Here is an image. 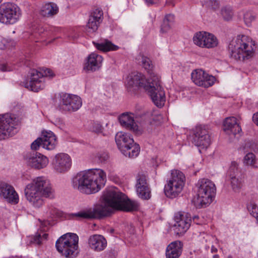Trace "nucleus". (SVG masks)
I'll list each match as a JSON object with an SVG mask.
<instances>
[{
  "mask_svg": "<svg viewBox=\"0 0 258 258\" xmlns=\"http://www.w3.org/2000/svg\"><path fill=\"white\" fill-rule=\"evenodd\" d=\"M6 40L4 39L0 42V49H4L7 47L5 44Z\"/></svg>",
  "mask_w": 258,
  "mask_h": 258,
  "instance_id": "obj_57",
  "label": "nucleus"
},
{
  "mask_svg": "<svg viewBox=\"0 0 258 258\" xmlns=\"http://www.w3.org/2000/svg\"><path fill=\"white\" fill-rule=\"evenodd\" d=\"M136 188L139 197L143 200H149L151 198V191L146 178H138Z\"/></svg>",
  "mask_w": 258,
  "mask_h": 258,
  "instance_id": "obj_26",
  "label": "nucleus"
},
{
  "mask_svg": "<svg viewBox=\"0 0 258 258\" xmlns=\"http://www.w3.org/2000/svg\"><path fill=\"white\" fill-rule=\"evenodd\" d=\"M102 61V56L96 53H92L87 57V62L84 69L92 72L96 71L101 67Z\"/></svg>",
  "mask_w": 258,
  "mask_h": 258,
  "instance_id": "obj_27",
  "label": "nucleus"
},
{
  "mask_svg": "<svg viewBox=\"0 0 258 258\" xmlns=\"http://www.w3.org/2000/svg\"><path fill=\"white\" fill-rule=\"evenodd\" d=\"M212 249L213 250H215V249H213V247L212 248Z\"/></svg>",
  "mask_w": 258,
  "mask_h": 258,
  "instance_id": "obj_60",
  "label": "nucleus"
},
{
  "mask_svg": "<svg viewBox=\"0 0 258 258\" xmlns=\"http://www.w3.org/2000/svg\"><path fill=\"white\" fill-rule=\"evenodd\" d=\"M174 21V16L172 14H168L165 17L163 22L172 25Z\"/></svg>",
  "mask_w": 258,
  "mask_h": 258,
  "instance_id": "obj_50",
  "label": "nucleus"
},
{
  "mask_svg": "<svg viewBox=\"0 0 258 258\" xmlns=\"http://www.w3.org/2000/svg\"><path fill=\"white\" fill-rule=\"evenodd\" d=\"M223 130L228 135L235 136L241 132L238 119L233 116L228 117L223 122Z\"/></svg>",
  "mask_w": 258,
  "mask_h": 258,
  "instance_id": "obj_22",
  "label": "nucleus"
},
{
  "mask_svg": "<svg viewBox=\"0 0 258 258\" xmlns=\"http://www.w3.org/2000/svg\"><path fill=\"white\" fill-rule=\"evenodd\" d=\"M82 100L77 95L64 94L60 96L58 108L65 112L76 111L82 106Z\"/></svg>",
  "mask_w": 258,
  "mask_h": 258,
  "instance_id": "obj_11",
  "label": "nucleus"
},
{
  "mask_svg": "<svg viewBox=\"0 0 258 258\" xmlns=\"http://www.w3.org/2000/svg\"><path fill=\"white\" fill-rule=\"evenodd\" d=\"M42 143L41 137L37 138L31 144V149L33 150H37L40 146L42 147Z\"/></svg>",
  "mask_w": 258,
  "mask_h": 258,
  "instance_id": "obj_46",
  "label": "nucleus"
},
{
  "mask_svg": "<svg viewBox=\"0 0 258 258\" xmlns=\"http://www.w3.org/2000/svg\"><path fill=\"white\" fill-rule=\"evenodd\" d=\"M96 48L101 51L107 52L109 51H115L119 49V47L111 41L105 40L101 43H93Z\"/></svg>",
  "mask_w": 258,
  "mask_h": 258,
  "instance_id": "obj_34",
  "label": "nucleus"
},
{
  "mask_svg": "<svg viewBox=\"0 0 258 258\" xmlns=\"http://www.w3.org/2000/svg\"><path fill=\"white\" fill-rule=\"evenodd\" d=\"M53 76V73L49 69H43L42 72L32 70L30 72V81L26 83L25 87L31 91L38 92L45 87L44 77L52 78Z\"/></svg>",
  "mask_w": 258,
  "mask_h": 258,
  "instance_id": "obj_8",
  "label": "nucleus"
},
{
  "mask_svg": "<svg viewBox=\"0 0 258 258\" xmlns=\"http://www.w3.org/2000/svg\"><path fill=\"white\" fill-rule=\"evenodd\" d=\"M148 89L146 91L147 92L149 95L151 97L152 101L158 107H162L164 105L165 102V92L162 87L160 77L155 73L151 74V80Z\"/></svg>",
  "mask_w": 258,
  "mask_h": 258,
  "instance_id": "obj_6",
  "label": "nucleus"
},
{
  "mask_svg": "<svg viewBox=\"0 0 258 258\" xmlns=\"http://www.w3.org/2000/svg\"><path fill=\"white\" fill-rule=\"evenodd\" d=\"M141 64L148 72L150 73V75L153 73L152 69L153 68V65L150 59L145 56H142ZM153 73H155L153 72Z\"/></svg>",
  "mask_w": 258,
  "mask_h": 258,
  "instance_id": "obj_41",
  "label": "nucleus"
},
{
  "mask_svg": "<svg viewBox=\"0 0 258 258\" xmlns=\"http://www.w3.org/2000/svg\"><path fill=\"white\" fill-rule=\"evenodd\" d=\"M88 244L92 249L96 251H101L106 247L107 241L102 235L94 234L89 237Z\"/></svg>",
  "mask_w": 258,
  "mask_h": 258,
  "instance_id": "obj_24",
  "label": "nucleus"
},
{
  "mask_svg": "<svg viewBox=\"0 0 258 258\" xmlns=\"http://www.w3.org/2000/svg\"><path fill=\"white\" fill-rule=\"evenodd\" d=\"M182 251V244L180 241H175L170 243L166 247V258H178Z\"/></svg>",
  "mask_w": 258,
  "mask_h": 258,
  "instance_id": "obj_28",
  "label": "nucleus"
},
{
  "mask_svg": "<svg viewBox=\"0 0 258 258\" xmlns=\"http://www.w3.org/2000/svg\"><path fill=\"white\" fill-rule=\"evenodd\" d=\"M247 209L250 215L255 218L258 222V206L255 203H250L248 205Z\"/></svg>",
  "mask_w": 258,
  "mask_h": 258,
  "instance_id": "obj_42",
  "label": "nucleus"
},
{
  "mask_svg": "<svg viewBox=\"0 0 258 258\" xmlns=\"http://www.w3.org/2000/svg\"><path fill=\"white\" fill-rule=\"evenodd\" d=\"M171 175L172 177H184L185 176L183 172L178 169L171 170Z\"/></svg>",
  "mask_w": 258,
  "mask_h": 258,
  "instance_id": "obj_48",
  "label": "nucleus"
},
{
  "mask_svg": "<svg viewBox=\"0 0 258 258\" xmlns=\"http://www.w3.org/2000/svg\"><path fill=\"white\" fill-rule=\"evenodd\" d=\"M46 213L48 216L52 217L53 216L57 215V210L53 206H49L47 208Z\"/></svg>",
  "mask_w": 258,
  "mask_h": 258,
  "instance_id": "obj_47",
  "label": "nucleus"
},
{
  "mask_svg": "<svg viewBox=\"0 0 258 258\" xmlns=\"http://www.w3.org/2000/svg\"><path fill=\"white\" fill-rule=\"evenodd\" d=\"M100 162H102L107 160L108 156L106 153H102L98 156Z\"/></svg>",
  "mask_w": 258,
  "mask_h": 258,
  "instance_id": "obj_53",
  "label": "nucleus"
},
{
  "mask_svg": "<svg viewBox=\"0 0 258 258\" xmlns=\"http://www.w3.org/2000/svg\"><path fill=\"white\" fill-rule=\"evenodd\" d=\"M228 49L231 57L244 61L253 57L255 53L254 42L246 35H239L230 42Z\"/></svg>",
  "mask_w": 258,
  "mask_h": 258,
  "instance_id": "obj_2",
  "label": "nucleus"
},
{
  "mask_svg": "<svg viewBox=\"0 0 258 258\" xmlns=\"http://www.w3.org/2000/svg\"><path fill=\"white\" fill-rule=\"evenodd\" d=\"M227 174L230 177H240L243 176L241 170L239 168L237 162L232 161L227 171Z\"/></svg>",
  "mask_w": 258,
  "mask_h": 258,
  "instance_id": "obj_35",
  "label": "nucleus"
},
{
  "mask_svg": "<svg viewBox=\"0 0 258 258\" xmlns=\"http://www.w3.org/2000/svg\"><path fill=\"white\" fill-rule=\"evenodd\" d=\"M123 199L124 200H122L120 206H119L117 210L125 212H132L137 211L139 209V204L137 201L128 199L125 195Z\"/></svg>",
  "mask_w": 258,
  "mask_h": 258,
  "instance_id": "obj_30",
  "label": "nucleus"
},
{
  "mask_svg": "<svg viewBox=\"0 0 258 258\" xmlns=\"http://www.w3.org/2000/svg\"><path fill=\"white\" fill-rule=\"evenodd\" d=\"M194 142L201 149H207L211 144L209 132L205 125H200L195 129Z\"/></svg>",
  "mask_w": 258,
  "mask_h": 258,
  "instance_id": "obj_15",
  "label": "nucleus"
},
{
  "mask_svg": "<svg viewBox=\"0 0 258 258\" xmlns=\"http://www.w3.org/2000/svg\"><path fill=\"white\" fill-rule=\"evenodd\" d=\"M42 147L48 150H53L56 145V137L51 131H43L41 137Z\"/></svg>",
  "mask_w": 258,
  "mask_h": 258,
  "instance_id": "obj_25",
  "label": "nucleus"
},
{
  "mask_svg": "<svg viewBox=\"0 0 258 258\" xmlns=\"http://www.w3.org/2000/svg\"><path fill=\"white\" fill-rule=\"evenodd\" d=\"M16 118L9 114L0 115V140L14 135L17 132Z\"/></svg>",
  "mask_w": 258,
  "mask_h": 258,
  "instance_id": "obj_9",
  "label": "nucleus"
},
{
  "mask_svg": "<svg viewBox=\"0 0 258 258\" xmlns=\"http://www.w3.org/2000/svg\"><path fill=\"white\" fill-rule=\"evenodd\" d=\"M243 164L254 168H258V162H256L255 155L252 153H248L244 156Z\"/></svg>",
  "mask_w": 258,
  "mask_h": 258,
  "instance_id": "obj_37",
  "label": "nucleus"
},
{
  "mask_svg": "<svg viewBox=\"0 0 258 258\" xmlns=\"http://www.w3.org/2000/svg\"><path fill=\"white\" fill-rule=\"evenodd\" d=\"M28 165L32 167L40 169L46 166L48 160L40 153H33L26 158Z\"/></svg>",
  "mask_w": 258,
  "mask_h": 258,
  "instance_id": "obj_23",
  "label": "nucleus"
},
{
  "mask_svg": "<svg viewBox=\"0 0 258 258\" xmlns=\"http://www.w3.org/2000/svg\"><path fill=\"white\" fill-rule=\"evenodd\" d=\"M124 194L115 187H110L106 189L102 196L105 204L113 209L117 210L122 200H123Z\"/></svg>",
  "mask_w": 258,
  "mask_h": 258,
  "instance_id": "obj_12",
  "label": "nucleus"
},
{
  "mask_svg": "<svg viewBox=\"0 0 258 258\" xmlns=\"http://www.w3.org/2000/svg\"><path fill=\"white\" fill-rule=\"evenodd\" d=\"M106 173L101 169L93 168L84 170L78 172L76 177H91L96 176V177H105Z\"/></svg>",
  "mask_w": 258,
  "mask_h": 258,
  "instance_id": "obj_31",
  "label": "nucleus"
},
{
  "mask_svg": "<svg viewBox=\"0 0 258 258\" xmlns=\"http://www.w3.org/2000/svg\"><path fill=\"white\" fill-rule=\"evenodd\" d=\"M106 178H73V187L81 192L92 194L98 192L106 182Z\"/></svg>",
  "mask_w": 258,
  "mask_h": 258,
  "instance_id": "obj_5",
  "label": "nucleus"
},
{
  "mask_svg": "<svg viewBox=\"0 0 258 258\" xmlns=\"http://www.w3.org/2000/svg\"><path fill=\"white\" fill-rule=\"evenodd\" d=\"M149 176H151V175L148 174L147 171L142 170L138 173V177H146Z\"/></svg>",
  "mask_w": 258,
  "mask_h": 258,
  "instance_id": "obj_54",
  "label": "nucleus"
},
{
  "mask_svg": "<svg viewBox=\"0 0 258 258\" xmlns=\"http://www.w3.org/2000/svg\"><path fill=\"white\" fill-rule=\"evenodd\" d=\"M48 234L40 231L37 232L34 235L31 241V243L37 245L42 244L43 242L47 239Z\"/></svg>",
  "mask_w": 258,
  "mask_h": 258,
  "instance_id": "obj_38",
  "label": "nucleus"
},
{
  "mask_svg": "<svg viewBox=\"0 0 258 258\" xmlns=\"http://www.w3.org/2000/svg\"><path fill=\"white\" fill-rule=\"evenodd\" d=\"M52 165L56 172L64 173L70 169L72 166V159L67 154L59 153L55 155Z\"/></svg>",
  "mask_w": 258,
  "mask_h": 258,
  "instance_id": "obj_16",
  "label": "nucleus"
},
{
  "mask_svg": "<svg viewBox=\"0 0 258 258\" xmlns=\"http://www.w3.org/2000/svg\"><path fill=\"white\" fill-rule=\"evenodd\" d=\"M171 25L163 22L161 26V31L162 33L167 32L171 29Z\"/></svg>",
  "mask_w": 258,
  "mask_h": 258,
  "instance_id": "obj_51",
  "label": "nucleus"
},
{
  "mask_svg": "<svg viewBox=\"0 0 258 258\" xmlns=\"http://www.w3.org/2000/svg\"><path fill=\"white\" fill-rule=\"evenodd\" d=\"M113 209L111 207L105 204L104 206L99 205L93 209H90L82 211L74 214L73 215L79 218L101 219L109 216L112 213Z\"/></svg>",
  "mask_w": 258,
  "mask_h": 258,
  "instance_id": "obj_10",
  "label": "nucleus"
},
{
  "mask_svg": "<svg viewBox=\"0 0 258 258\" xmlns=\"http://www.w3.org/2000/svg\"><path fill=\"white\" fill-rule=\"evenodd\" d=\"M115 141L119 149L121 151L126 147L131 145L134 142L133 139L128 134L120 132L115 136Z\"/></svg>",
  "mask_w": 258,
  "mask_h": 258,
  "instance_id": "obj_29",
  "label": "nucleus"
},
{
  "mask_svg": "<svg viewBox=\"0 0 258 258\" xmlns=\"http://www.w3.org/2000/svg\"><path fill=\"white\" fill-rule=\"evenodd\" d=\"M227 258H232V256L231 255H229Z\"/></svg>",
  "mask_w": 258,
  "mask_h": 258,
  "instance_id": "obj_59",
  "label": "nucleus"
},
{
  "mask_svg": "<svg viewBox=\"0 0 258 258\" xmlns=\"http://www.w3.org/2000/svg\"><path fill=\"white\" fill-rule=\"evenodd\" d=\"M252 120L253 122L258 126V112L253 114Z\"/></svg>",
  "mask_w": 258,
  "mask_h": 258,
  "instance_id": "obj_56",
  "label": "nucleus"
},
{
  "mask_svg": "<svg viewBox=\"0 0 258 258\" xmlns=\"http://www.w3.org/2000/svg\"><path fill=\"white\" fill-rule=\"evenodd\" d=\"M243 19L245 24L247 26H249L251 25L252 22L255 20V16L251 12H246L244 14Z\"/></svg>",
  "mask_w": 258,
  "mask_h": 258,
  "instance_id": "obj_43",
  "label": "nucleus"
},
{
  "mask_svg": "<svg viewBox=\"0 0 258 258\" xmlns=\"http://www.w3.org/2000/svg\"><path fill=\"white\" fill-rule=\"evenodd\" d=\"M147 5H153L158 3L160 0H144Z\"/></svg>",
  "mask_w": 258,
  "mask_h": 258,
  "instance_id": "obj_55",
  "label": "nucleus"
},
{
  "mask_svg": "<svg viewBox=\"0 0 258 258\" xmlns=\"http://www.w3.org/2000/svg\"><path fill=\"white\" fill-rule=\"evenodd\" d=\"M79 237L76 234L68 233L60 236L56 241L58 252L66 258H75L79 251Z\"/></svg>",
  "mask_w": 258,
  "mask_h": 258,
  "instance_id": "obj_4",
  "label": "nucleus"
},
{
  "mask_svg": "<svg viewBox=\"0 0 258 258\" xmlns=\"http://www.w3.org/2000/svg\"><path fill=\"white\" fill-rule=\"evenodd\" d=\"M102 126L98 122H92L91 123V126L90 127V130L93 132L96 133H99L102 132Z\"/></svg>",
  "mask_w": 258,
  "mask_h": 258,
  "instance_id": "obj_45",
  "label": "nucleus"
},
{
  "mask_svg": "<svg viewBox=\"0 0 258 258\" xmlns=\"http://www.w3.org/2000/svg\"><path fill=\"white\" fill-rule=\"evenodd\" d=\"M121 152L125 156L134 158L139 155L140 152V147L138 144L134 142L131 145L126 147Z\"/></svg>",
  "mask_w": 258,
  "mask_h": 258,
  "instance_id": "obj_33",
  "label": "nucleus"
},
{
  "mask_svg": "<svg viewBox=\"0 0 258 258\" xmlns=\"http://www.w3.org/2000/svg\"><path fill=\"white\" fill-rule=\"evenodd\" d=\"M185 178H170L164 186L166 196L170 199L177 197L182 191Z\"/></svg>",
  "mask_w": 258,
  "mask_h": 258,
  "instance_id": "obj_14",
  "label": "nucleus"
},
{
  "mask_svg": "<svg viewBox=\"0 0 258 258\" xmlns=\"http://www.w3.org/2000/svg\"><path fill=\"white\" fill-rule=\"evenodd\" d=\"M197 204L200 208L209 206L213 201L216 192L214 183L209 178H199L195 183Z\"/></svg>",
  "mask_w": 258,
  "mask_h": 258,
  "instance_id": "obj_3",
  "label": "nucleus"
},
{
  "mask_svg": "<svg viewBox=\"0 0 258 258\" xmlns=\"http://www.w3.org/2000/svg\"><path fill=\"white\" fill-rule=\"evenodd\" d=\"M58 12V7L53 3L44 5L41 9L40 14L44 17H52Z\"/></svg>",
  "mask_w": 258,
  "mask_h": 258,
  "instance_id": "obj_32",
  "label": "nucleus"
},
{
  "mask_svg": "<svg viewBox=\"0 0 258 258\" xmlns=\"http://www.w3.org/2000/svg\"><path fill=\"white\" fill-rule=\"evenodd\" d=\"M192 40L196 45L206 48H213L218 44V40L213 34L205 32H197L194 36Z\"/></svg>",
  "mask_w": 258,
  "mask_h": 258,
  "instance_id": "obj_13",
  "label": "nucleus"
},
{
  "mask_svg": "<svg viewBox=\"0 0 258 258\" xmlns=\"http://www.w3.org/2000/svg\"><path fill=\"white\" fill-rule=\"evenodd\" d=\"M22 15L21 10L16 5L6 3L0 5V22L6 25L17 23Z\"/></svg>",
  "mask_w": 258,
  "mask_h": 258,
  "instance_id": "obj_7",
  "label": "nucleus"
},
{
  "mask_svg": "<svg viewBox=\"0 0 258 258\" xmlns=\"http://www.w3.org/2000/svg\"><path fill=\"white\" fill-rule=\"evenodd\" d=\"M216 79L215 77L210 75L206 72L204 79H203L201 87L207 88L213 86Z\"/></svg>",
  "mask_w": 258,
  "mask_h": 258,
  "instance_id": "obj_40",
  "label": "nucleus"
},
{
  "mask_svg": "<svg viewBox=\"0 0 258 258\" xmlns=\"http://www.w3.org/2000/svg\"><path fill=\"white\" fill-rule=\"evenodd\" d=\"M0 196L13 204H18L19 201L18 195L14 187L5 182H0Z\"/></svg>",
  "mask_w": 258,
  "mask_h": 258,
  "instance_id": "obj_19",
  "label": "nucleus"
},
{
  "mask_svg": "<svg viewBox=\"0 0 258 258\" xmlns=\"http://www.w3.org/2000/svg\"><path fill=\"white\" fill-rule=\"evenodd\" d=\"M119 121L122 126L132 131L137 135L142 134V130L134 120V115L129 113H123L119 117Z\"/></svg>",
  "mask_w": 258,
  "mask_h": 258,
  "instance_id": "obj_20",
  "label": "nucleus"
},
{
  "mask_svg": "<svg viewBox=\"0 0 258 258\" xmlns=\"http://www.w3.org/2000/svg\"><path fill=\"white\" fill-rule=\"evenodd\" d=\"M192 219H193L194 222H195V223H196L197 224H200V223L198 221V219H199V217L198 216H194L192 217Z\"/></svg>",
  "mask_w": 258,
  "mask_h": 258,
  "instance_id": "obj_58",
  "label": "nucleus"
},
{
  "mask_svg": "<svg viewBox=\"0 0 258 258\" xmlns=\"http://www.w3.org/2000/svg\"><path fill=\"white\" fill-rule=\"evenodd\" d=\"M207 4L209 7L213 9H216L219 6V2L216 0H208Z\"/></svg>",
  "mask_w": 258,
  "mask_h": 258,
  "instance_id": "obj_49",
  "label": "nucleus"
},
{
  "mask_svg": "<svg viewBox=\"0 0 258 258\" xmlns=\"http://www.w3.org/2000/svg\"><path fill=\"white\" fill-rule=\"evenodd\" d=\"M0 70L3 72L11 71L13 70V68L8 63L2 64L0 66Z\"/></svg>",
  "mask_w": 258,
  "mask_h": 258,
  "instance_id": "obj_52",
  "label": "nucleus"
},
{
  "mask_svg": "<svg viewBox=\"0 0 258 258\" xmlns=\"http://www.w3.org/2000/svg\"><path fill=\"white\" fill-rule=\"evenodd\" d=\"M220 15L225 21L231 20L234 15L232 7L229 6L223 7L220 10Z\"/></svg>",
  "mask_w": 258,
  "mask_h": 258,
  "instance_id": "obj_39",
  "label": "nucleus"
},
{
  "mask_svg": "<svg viewBox=\"0 0 258 258\" xmlns=\"http://www.w3.org/2000/svg\"><path fill=\"white\" fill-rule=\"evenodd\" d=\"M242 178H231V184L233 189L235 191L238 190L242 186Z\"/></svg>",
  "mask_w": 258,
  "mask_h": 258,
  "instance_id": "obj_44",
  "label": "nucleus"
},
{
  "mask_svg": "<svg viewBox=\"0 0 258 258\" xmlns=\"http://www.w3.org/2000/svg\"><path fill=\"white\" fill-rule=\"evenodd\" d=\"M206 72L202 69H196L191 74V78L195 85L201 87Z\"/></svg>",
  "mask_w": 258,
  "mask_h": 258,
  "instance_id": "obj_36",
  "label": "nucleus"
},
{
  "mask_svg": "<svg viewBox=\"0 0 258 258\" xmlns=\"http://www.w3.org/2000/svg\"><path fill=\"white\" fill-rule=\"evenodd\" d=\"M2 1H3V0H0V3L2 2Z\"/></svg>",
  "mask_w": 258,
  "mask_h": 258,
  "instance_id": "obj_62",
  "label": "nucleus"
},
{
  "mask_svg": "<svg viewBox=\"0 0 258 258\" xmlns=\"http://www.w3.org/2000/svg\"><path fill=\"white\" fill-rule=\"evenodd\" d=\"M174 230L177 234L184 233L191 225V216L188 213L178 212L174 216Z\"/></svg>",
  "mask_w": 258,
  "mask_h": 258,
  "instance_id": "obj_17",
  "label": "nucleus"
},
{
  "mask_svg": "<svg viewBox=\"0 0 258 258\" xmlns=\"http://www.w3.org/2000/svg\"><path fill=\"white\" fill-rule=\"evenodd\" d=\"M212 249L213 250H215V249H213V247L212 248Z\"/></svg>",
  "mask_w": 258,
  "mask_h": 258,
  "instance_id": "obj_61",
  "label": "nucleus"
},
{
  "mask_svg": "<svg viewBox=\"0 0 258 258\" xmlns=\"http://www.w3.org/2000/svg\"><path fill=\"white\" fill-rule=\"evenodd\" d=\"M102 17L103 12L100 9H95L91 12L86 26L88 33H93L97 30Z\"/></svg>",
  "mask_w": 258,
  "mask_h": 258,
  "instance_id": "obj_21",
  "label": "nucleus"
},
{
  "mask_svg": "<svg viewBox=\"0 0 258 258\" xmlns=\"http://www.w3.org/2000/svg\"><path fill=\"white\" fill-rule=\"evenodd\" d=\"M151 75L147 80L144 75L140 73H132L127 78L126 86L129 88H143L148 89L149 82H151Z\"/></svg>",
  "mask_w": 258,
  "mask_h": 258,
  "instance_id": "obj_18",
  "label": "nucleus"
},
{
  "mask_svg": "<svg viewBox=\"0 0 258 258\" xmlns=\"http://www.w3.org/2000/svg\"><path fill=\"white\" fill-rule=\"evenodd\" d=\"M26 199L34 207H41L43 201L42 198H53V190L49 181L43 178H34L33 181L28 184L24 190Z\"/></svg>",
  "mask_w": 258,
  "mask_h": 258,
  "instance_id": "obj_1",
  "label": "nucleus"
}]
</instances>
